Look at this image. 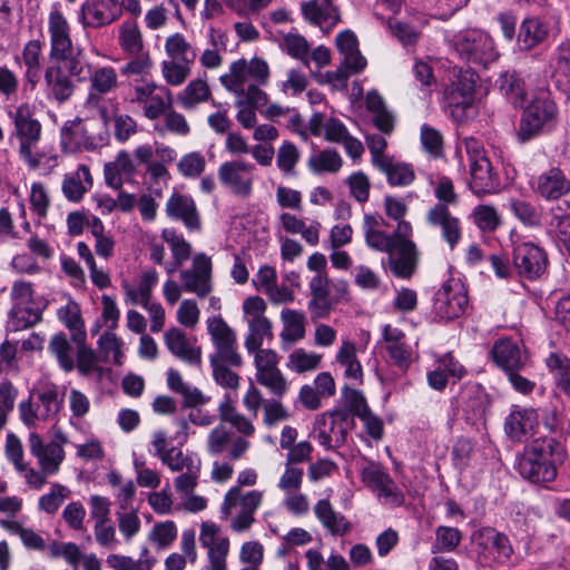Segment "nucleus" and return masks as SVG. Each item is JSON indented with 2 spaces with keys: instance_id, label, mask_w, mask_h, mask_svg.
Listing matches in <instances>:
<instances>
[{
  "instance_id": "nucleus-40",
  "label": "nucleus",
  "mask_w": 570,
  "mask_h": 570,
  "mask_svg": "<svg viewBox=\"0 0 570 570\" xmlns=\"http://www.w3.org/2000/svg\"><path fill=\"white\" fill-rule=\"evenodd\" d=\"M538 425V415L532 409L512 411L505 420L507 434L517 441L533 433Z\"/></svg>"
},
{
  "instance_id": "nucleus-58",
  "label": "nucleus",
  "mask_w": 570,
  "mask_h": 570,
  "mask_svg": "<svg viewBox=\"0 0 570 570\" xmlns=\"http://www.w3.org/2000/svg\"><path fill=\"white\" fill-rule=\"evenodd\" d=\"M71 495V490L58 482L50 485L49 491L38 499V510L53 515L58 512L61 505Z\"/></svg>"
},
{
  "instance_id": "nucleus-38",
  "label": "nucleus",
  "mask_w": 570,
  "mask_h": 570,
  "mask_svg": "<svg viewBox=\"0 0 570 570\" xmlns=\"http://www.w3.org/2000/svg\"><path fill=\"white\" fill-rule=\"evenodd\" d=\"M136 171V164L127 150H120L112 161L104 167L106 184L116 189H121L124 179L131 177Z\"/></svg>"
},
{
  "instance_id": "nucleus-50",
  "label": "nucleus",
  "mask_w": 570,
  "mask_h": 570,
  "mask_svg": "<svg viewBox=\"0 0 570 570\" xmlns=\"http://www.w3.org/2000/svg\"><path fill=\"white\" fill-rule=\"evenodd\" d=\"M336 362L344 367V376L362 383L363 368L357 358L356 345L351 341H343L335 355Z\"/></svg>"
},
{
  "instance_id": "nucleus-52",
  "label": "nucleus",
  "mask_w": 570,
  "mask_h": 570,
  "mask_svg": "<svg viewBox=\"0 0 570 570\" xmlns=\"http://www.w3.org/2000/svg\"><path fill=\"white\" fill-rule=\"evenodd\" d=\"M546 365L554 380L556 387L570 399V358L552 352L547 356Z\"/></svg>"
},
{
  "instance_id": "nucleus-36",
  "label": "nucleus",
  "mask_w": 570,
  "mask_h": 570,
  "mask_svg": "<svg viewBox=\"0 0 570 570\" xmlns=\"http://www.w3.org/2000/svg\"><path fill=\"white\" fill-rule=\"evenodd\" d=\"M470 188L475 195L490 194L499 187V179L493 173L488 158H478L470 163Z\"/></svg>"
},
{
  "instance_id": "nucleus-63",
  "label": "nucleus",
  "mask_w": 570,
  "mask_h": 570,
  "mask_svg": "<svg viewBox=\"0 0 570 570\" xmlns=\"http://www.w3.org/2000/svg\"><path fill=\"white\" fill-rule=\"evenodd\" d=\"M98 346L104 361H111L115 364H121L122 354V341L112 331L104 333L99 341Z\"/></svg>"
},
{
  "instance_id": "nucleus-10",
  "label": "nucleus",
  "mask_w": 570,
  "mask_h": 570,
  "mask_svg": "<svg viewBox=\"0 0 570 570\" xmlns=\"http://www.w3.org/2000/svg\"><path fill=\"white\" fill-rule=\"evenodd\" d=\"M454 47L462 59L482 66L495 61L499 57L490 35L478 29L460 32L455 38Z\"/></svg>"
},
{
  "instance_id": "nucleus-20",
  "label": "nucleus",
  "mask_w": 570,
  "mask_h": 570,
  "mask_svg": "<svg viewBox=\"0 0 570 570\" xmlns=\"http://www.w3.org/2000/svg\"><path fill=\"white\" fill-rule=\"evenodd\" d=\"M468 306V296L462 287L455 283H444L435 293L433 313L442 321H452L464 314Z\"/></svg>"
},
{
  "instance_id": "nucleus-47",
  "label": "nucleus",
  "mask_w": 570,
  "mask_h": 570,
  "mask_svg": "<svg viewBox=\"0 0 570 570\" xmlns=\"http://www.w3.org/2000/svg\"><path fill=\"white\" fill-rule=\"evenodd\" d=\"M165 52L167 57L186 65H194L197 58V50L193 43L180 32L169 35L165 39Z\"/></svg>"
},
{
  "instance_id": "nucleus-19",
  "label": "nucleus",
  "mask_w": 570,
  "mask_h": 570,
  "mask_svg": "<svg viewBox=\"0 0 570 570\" xmlns=\"http://www.w3.org/2000/svg\"><path fill=\"white\" fill-rule=\"evenodd\" d=\"M363 483L368 487L379 498H384L393 504H401L403 495L385 468L377 462L366 461L361 466Z\"/></svg>"
},
{
  "instance_id": "nucleus-55",
  "label": "nucleus",
  "mask_w": 570,
  "mask_h": 570,
  "mask_svg": "<svg viewBox=\"0 0 570 570\" xmlns=\"http://www.w3.org/2000/svg\"><path fill=\"white\" fill-rule=\"evenodd\" d=\"M307 166L312 173L317 175L324 173L335 174L341 170L343 158L336 150L328 148L311 155Z\"/></svg>"
},
{
  "instance_id": "nucleus-54",
  "label": "nucleus",
  "mask_w": 570,
  "mask_h": 570,
  "mask_svg": "<svg viewBox=\"0 0 570 570\" xmlns=\"http://www.w3.org/2000/svg\"><path fill=\"white\" fill-rule=\"evenodd\" d=\"M376 168L386 176L387 183L391 186H409L415 178V173L411 165L395 161L393 158L386 159Z\"/></svg>"
},
{
  "instance_id": "nucleus-31",
  "label": "nucleus",
  "mask_w": 570,
  "mask_h": 570,
  "mask_svg": "<svg viewBox=\"0 0 570 570\" xmlns=\"http://www.w3.org/2000/svg\"><path fill=\"white\" fill-rule=\"evenodd\" d=\"M164 341L166 347L173 355L189 365H200L202 348L191 343L181 330L176 327L169 328L164 334Z\"/></svg>"
},
{
  "instance_id": "nucleus-16",
  "label": "nucleus",
  "mask_w": 570,
  "mask_h": 570,
  "mask_svg": "<svg viewBox=\"0 0 570 570\" xmlns=\"http://www.w3.org/2000/svg\"><path fill=\"white\" fill-rule=\"evenodd\" d=\"M512 261L518 275L530 281L541 277L548 267L546 250L532 242L515 243Z\"/></svg>"
},
{
  "instance_id": "nucleus-39",
  "label": "nucleus",
  "mask_w": 570,
  "mask_h": 570,
  "mask_svg": "<svg viewBox=\"0 0 570 570\" xmlns=\"http://www.w3.org/2000/svg\"><path fill=\"white\" fill-rule=\"evenodd\" d=\"M92 177L87 165H80L76 171L65 175L62 180L63 196L73 203L80 202L92 187Z\"/></svg>"
},
{
  "instance_id": "nucleus-35",
  "label": "nucleus",
  "mask_w": 570,
  "mask_h": 570,
  "mask_svg": "<svg viewBox=\"0 0 570 570\" xmlns=\"http://www.w3.org/2000/svg\"><path fill=\"white\" fill-rule=\"evenodd\" d=\"M314 514L322 527L334 537H343L351 530V523L327 499L318 500L314 505Z\"/></svg>"
},
{
  "instance_id": "nucleus-24",
  "label": "nucleus",
  "mask_w": 570,
  "mask_h": 570,
  "mask_svg": "<svg viewBox=\"0 0 570 570\" xmlns=\"http://www.w3.org/2000/svg\"><path fill=\"white\" fill-rule=\"evenodd\" d=\"M121 6L118 0H86L80 8L79 20L83 27L101 28L118 20Z\"/></svg>"
},
{
  "instance_id": "nucleus-13",
  "label": "nucleus",
  "mask_w": 570,
  "mask_h": 570,
  "mask_svg": "<svg viewBox=\"0 0 570 570\" xmlns=\"http://www.w3.org/2000/svg\"><path fill=\"white\" fill-rule=\"evenodd\" d=\"M198 540L206 552L205 570H228L230 540L222 534L220 527L213 521L202 522Z\"/></svg>"
},
{
  "instance_id": "nucleus-44",
  "label": "nucleus",
  "mask_w": 570,
  "mask_h": 570,
  "mask_svg": "<svg viewBox=\"0 0 570 570\" xmlns=\"http://www.w3.org/2000/svg\"><path fill=\"white\" fill-rule=\"evenodd\" d=\"M118 43L122 52L128 56H139L144 52L145 41L136 20L128 19L119 26Z\"/></svg>"
},
{
  "instance_id": "nucleus-64",
  "label": "nucleus",
  "mask_w": 570,
  "mask_h": 570,
  "mask_svg": "<svg viewBox=\"0 0 570 570\" xmlns=\"http://www.w3.org/2000/svg\"><path fill=\"white\" fill-rule=\"evenodd\" d=\"M107 566L114 570H151L155 560L138 559L131 557L111 553L106 559Z\"/></svg>"
},
{
  "instance_id": "nucleus-32",
  "label": "nucleus",
  "mask_w": 570,
  "mask_h": 570,
  "mask_svg": "<svg viewBox=\"0 0 570 570\" xmlns=\"http://www.w3.org/2000/svg\"><path fill=\"white\" fill-rule=\"evenodd\" d=\"M465 417L472 424L482 422L488 410V397L484 391L476 384L465 385L458 395Z\"/></svg>"
},
{
  "instance_id": "nucleus-2",
  "label": "nucleus",
  "mask_w": 570,
  "mask_h": 570,
  "mask_svg": "<svg viewBox=\"0 0 570 570\" xmlns=\"http://www.w3.org/2000/svg\"><path fill=\"white\" fill-rule=\"evenodd\" d=\"M85 69L81 50H77L76 56L72 57L49 58L43 75L48 97L60 104L69 100L76 89L72 78L80 82L85 81L87 79Z\"/></svg>"
},
{
  "instance_id": "nucleus-60",
  "label": "nucleus",
  "mask_w": 570,
  "mask_h": 570,
  "mask_svg": "<svg viewBox=\"0 0 570 570\" xmlns=\"http://www.w3.org/2000/svg\"><path fill=\"white\" fill-rule=\"evenodd\" d=\"M561 205L551 208L549 233L561 244L570 255V215L562 214Z\"/></svg>"
},
{
  "instance_id": "nucleus-42",
  "label": "nucleus",
  "mask_w": 570,
  "mask_h": 570,
  "mask_svg": "<svg viewBox=\"0 0 570 570\" xmlns=\"http://www.w3.org/2000/svg\"><path fill=\"white\" fill-rule=\"evenodd\" d=\"M118 75L114 67H97L89 72V98L105 96L118 88Z\"/></svg>"
},
{
  "instance_id": "nucleus-48",
  "label": "nucleus",
  "mask_w": 570,
  "mask_h": 570,
  "mask_svg": "<svg viewBox=\"0 0 570 570\" xmlns=\"http://www.w3.org/2000/svg\"><path fill=\"white\" fill-rule=\"evenodd\" d=\"M158 282V273L155 269H148L141 273L138 285L131 286L124 284L125 298L134 305L144 306L151 301L153 288Z\"/></svg>"
},
{
  "instance_id": "nucleus-15",
  "label": "nucleus",
  "mask_w": 570,
  "mask_h": 570,
  "mask_svg": "<svg viewBox=\"0 0 570 570\" xmlns=\"http://www.w3.org/2000/svg\"><path fill=\"white\" fill-rule=\"evenodd\" d=\"M179 279L186 293L207 297L214 289L212 258L205 253L196 254L190 267L179 271Z\"/></svg>"
},
{
  "instance_id": "nucleus-46",
  "label": "nucleus",
  "mask_w": 570,
  "mask_h": 570,
  "mask_svg": "<svg viewBox=\"0 0 570 570\" xmlns=\"http://www.w3.org/2000/svg\"><path fill=\"white\" fill-rule=\"evenodd\" d=\"M384 220L380 216L365 215L364 217V235L368 247L377 252L387 253L393 247V238L384 233L381 227Z\"/></svg>"
},
{
  "instance_id": "nucleus-56",
  "label": "nucleus",
  "mask_w": 570,
  "mask_h": 570,
  "mask_svg": "<svg viewBox=\"0 0 570 570\" xmlns=\"http://www.w3.org/2000/svg\"><path fill=\"white\" fill-rule=\"evenodd\" d=\"M248 326V334L245 337V348L248 353L262 348L265 340H273V324L266 318L252 320L246 322Z\"/></svg>"
},
{
  "instance_id": "nucleus-26",
  "label": "nucleus",
  "mask_w": 570,
  "mask_h": 570,
  "mask_svg": "<svg viewBox=\"0 0 570 570\" xmlns=\"http://www.w3.org/2000/svg\"><path fill=\"white\" fill-rule=\"evenodd\" d=\"M28 445L30 453L37 459L40 469L53 475L60 471L65 460L62 444L51 441L46 443L41 435L36 432L29 434Z\"/></svg>"
},
{
  "instance_id": "nucleus-8",
  "label": "nucleus",
  "mask_w": 570,
  "mask_h": 570,
  "mask_svg": "<svg viewBox=\"0 0 570 570\" xmlns=\"http://www.w3.org/2000/svg\"><path fill=\"white\" fill-rule=\"evenodd\" d=\"M354 426V417L347 410L323 413L315 422V438L326 450H335L346 443L347 434Z\"/></svg>"
},
{
  "instance_id": "nucleus-18",
  "label": "nucleus",
  "mask_w": 570,
  "mask_h": 570,
  "mask_svg": "<svg viewBox=\"0 0 570 570\" xmlns=\"http://www.w3.org/2000/svg\"><path fill=\"white\" fill-rule=\"evenodd\" d=\"M475 89V75L470 71L461 72L444 89L443 97L454 120L460 121L465 110L473 105Z\"/></svg>"
},
{
  "instance_id": "nucleus-62",
  "label": "nucleus",
  "mask_w": 570,
  "mask_h": 570,
  "mask_svg": "<svg viewBox=\"0 0 570 570\" xmlns=\"http://www.w3.org/2000/svg\"><path fill=\"white\" fill-rule=\"evenodd\" d=\"M191 65L180 61L167 59L161 61V76L167 85L178 87L181 86L191 73Z\"/></svg>"
},
{
  "instance_id": "nucleus-21",
  "label": "nucleus",
  "mask_w": 570,
  "mask_h": 570,
  "mask_svg": "<svg viewBox=\"0 0 570 570\" xmlns=\"http://www.w3.org/2000/svg\"><path fill=\"white\" fill-rule=\"evenodd\" d=\"M426 224L438 230L441 238L453 249L462 238V224L451 208L442 205H432L425 214Z\"/></svg>"
},
{
  "instance_id": "nucleus-27",
  "label": "nucleus",
  "mask_w": 570,
  "mask_h": 570,
  "mask_svg": "<svg viewBox=\"0 0 570 570\" xmlns=\"http://www.w3.org/2000/svg\"><path fill=\"white\" fill-rule=\"evenodd\" d=\"M382 336L385 343V350L392 363L402 371L407 370L412 363L413 351L405 342L404 332L386 324L382 327Z\"/></svg>"
},
{
  "instance_id": "nucleus-61",
  "label": "nucleus",
  "mask_w": 570,
  "mask_h": 570,
  "mask_svg": "<svg viewBox=\"0 0 570 570\" xmlns=\"http://www.w3.org/2000/svg\"><path fill=\"white\" fill-rule=\"evenodd\" d=\"M50 353L56 356L60 367L70 372L75 366L73 348L67 340L66 334H55L48 346Z\"/></svg>"
},
{
  "instance_id": "nucleus-11",
  "label": "nucleus",
  "mask_w": 570,
  "mask_h": 570,
  "mask_svg": "<svg viewBox=\"0 0 570 570\" xmlns=\"http://www.w3.org/2000/svg\"><path fill=\"white\" fill-rule=\"evenodd\" d=\"M132 104L142 106V115L148 120H157L165 116L173 105L171 91L154 81L134 85L130 94Z\"/></svg>"
},
{
  "instance_id": "nucleus-43",
  "label": "nucleus",
  "mask_w": 570,
  "mask_h": 570,
  "mask_svg": "<svg viewBox=\"0 0 570 570\" xmlns=\"http://www.w3.org/2000/svg\"><path fill=\"white\" fill-rule=\"evenodd\" d=\"M336 47L343 56L342 61L347 66H353L354 71H363L367 65L366 59L358 50V41L355 33L351 30H344L336 36Z\"/></svg>"
},
{
  "instance_id": "nucleus-23",
  "label": "nucleus",
  "mask_w": 570,
  "mask_h": 570,
  "mask_svg": "<svg viewBox=\"0 0 570 570\" xmlns=\"http://www.w3.org/2000/svg\"><path fill=\"white\" fill-rule=\"evenodd\" d=\"M301 13L305 22L320 28L325 33L332 31L341 20V11L332 0L303 1Z\"/></svg>"
},
{
  "instance_id": "nucleus-5",
  "label": "nucleus",
  "mask_w": 570,
  "mask_h": 570,
  "mask_svg": "<svg viewBox=\"0 0 570 570\" xmlns=\"http://www.w3.org/2000/svg\"><path fill=\"white\" fill-rule=\"evenodd\" d=\"M62 402L56 385L40 386L32 391L30 400L19 404L20 417L28 426H36L39 422L53 421L61 410Z\"/></svg>"
},
{
  "instance_id": "nucleus-37",
  "label": "nucleus",
  "mask_w": 570,
  "mask_h": 570,
  "mask_svg": "<svg viewBox=\"0 0 570 570\" xmlns=\"http://www.w3.org/2000/svg\"><path fill=\"white\" fill-rule=\"evenodd\" d=\"M551 80L556 88L570 94V41L560 43L550 59Z\"/></svg>"
},
{
  "instance_id": "nucleus-49",
  "label": "nucleus",
  "mask_w": 570,
  "mask_h": 570,
  "mask_svg": "<svg viewBox=\"0 0 570 570\" xmlns=\"http://www.w3.org/2000/svg\"><path fill=\"white\" fill-rule=\"evenodd\" d=\"M218 414L222 423L230 424L238 433L250 436L255 433V426L244 414L239 413L229 394L218 405Z\"/></svg>"
},
{
  "instance_id": "nucleus-57",
  "label": "nucleus",
  "mask_w": 570,
  "mask_h": 570,
  "mask_svg": "<svg viewBox=\"0 0 570 570\" xmlns=\"http://www.w3.org/2000/svg\"><path fill=\"white\" fill-rule=\"evenodd\" d=\"M548 35L547 27L538 19H525L518 36V43L521 50H531L541 43Z\"/></svg>"
},
{
  "instance_id": "nucleus-33",
  "label": "nucleus",
  "mask_w": 570,
  "mask_h": 570,
  "mask_svg": "<svg viewBox=\"0 0 570 570\" xmlns=\"http://www.w3.org/2000/svg\"><path fill=\"white\" fill-rule=\"evenodd\" d=\"M492 356L498 366L505 372L521 370L528 363V354L515 342L501 338L492 347Z\"/></svg>"
},
{
  "instance_id": "nucleus-30",
  "label": "nucleus",
  "mask_w": 570,
  "mask_h": 570,
  "mask_svg": "<svg viewBox=\"0 0 570 570\" xmlns=\"http://www.w3.org/2000/svg\"><path fill=\"white\" fill-rule=\"evenodd\" d=\"M534 191L546 200H556L570 193V180L558 167H551L535 179Z\"/></svg>"
},
{
  "instance_id": "nucleus-28",
  "label": "nucleus",
  "mask_w": 570,
  "mask_h": 570,
  "mask_svg": "<svg viewBox=\"0 0 570 570\" xmlns=\"http://www.w3.org/2000/svg\"><path fill=\"white\" fill-rule=\"evenodd\" d=\"M165 212L170 219L181 220L188 230L200 229V216L190 196L174 193L166 202Z\"/></svg>"
},
{
  "instance_id": "nucleus-29",
  "label": "nucleus",
  "mask_w": 570,
  "mask_h": 570,
  "mask_svg": "<svg viewBox=\"0 0 570 570\" xmlns=\"http://www.w3.org/2000/svg\"><path fill=\"white\" fill-rule=\"evenodd\" d=\"M389 266L394 276L410 278L416 269L419 253L413 242L403 240L396 244L386 253Z\"/></svg>"
},
{
  "instance_id": "nucleus-34",
  "label": "nucleus",
  "mask_w": 570,
  "mask_h": 570,
  "mask_svg": "<svg viewBox=\"0 0 570 570\" xmlns=\"http://www.w3.org/2000/svg\"><path fill=\"white\" fill-rule=\"evenodd\" d=\"M282 331L279 333L282 348L288 350L306 335V316L302 311L284 308L279 315Z\"/></svg>"
},
{
  "instance_id": "nucleus-25",
  "label": "nucleus",
  "mask_w": 570,
  "mask_h": 570,
  "mask_svg": "<svg viewBox=\"0 0 570 570\" xmlns=\"http://www.w3.org/2000/svg\"><path fill=\"white\" fill-rule=\"evenodd\" d=\"M60 148L63 154H77L97 148L94 137L80 118L68 120L60 129Z\"/></svg>"
},
{
  "instance_id": "nucleus-14",
  "label": "nucleus",
  "mask_w": 570,
  "mask_h": 570,
  "mask_svg": "<svg viewBox=\"0 0 570 570\" xmlns=\"http://www.w3.org/2000/svg\"><path fill=\"white\" fill-rule=\"evenodd\" d=\"M256 170L255 164L234 159L223 163L217 175L220 184L233 195L248 198L253 193Z\"/></svg>"
},
{
  "instance_id": "nucleus-45",
  "label": "nucleus",
  "mask_w": 570,
  "mask_h": 570,
  "mask_svg": "<svg viewBox=\"0 0 570 570\" xmlns=\"http://www.w3.org/2000/svg\"><path fill=\"white\" fill-rule=\"evenodd\" d=\"M323 355L303 347L292 350L285 362V367L295 374L304 375L321 367Z\"/></svg>"
},
{
  "instance_id": "nucleus-17",
  "label": "nucleus",
  "mask_w": 570,
  "mask_h": 570,
  "mask_svg": "<svg viewBox=\"0 0 570 570\" xmlns=\"http://www.w3.org/2000/svg\"><path fill=\"white\" fill-rule=\"evenodd\" d=\"M47 30L50 41L49 58L76 56L79 49L73 47L70 23L58 4L52 6L50 9Z\"/></svg>"
},
{
  "instance_id": "nucleus-4",
  "label": "nucleus",
  "mask_w": 570,
  "mask_h": 570,
  "mask_svg": "<svg viewBox=\"0 0 570 570\" xmlns=\"http://www.w3.org/2000/svg\"><path fill=\"white\" fill-rule=\"evenodd\" d=\"M558 116V107L548 91L538 92L523 109L518 138L524 142L539 136L543 129L553 125Z\"/></svg>"
},
{
  "instance_id": "nucleus-3",
  "label": "nucleus",
  "mask_w": 570,
  "mask_h": 570,
  "mask_svg": "<svg viewBox=\"0 0 570 570\" xmlns=\"http://www.w3.org/2000/svg\"><path fill=\"white\" fill-rule=\"evenodd\" d=\"M263 500V491H244L239 487H232L224 495L219 509L220 518L229 522L233 532H247L256 521L255 513Z\"/></svg>"
},
{
  "instance_id": "nucleus-59",
  "label": "nucleus",
  "mask_w": 570,
  "mask_h": 570,
  "mask_svg": "<svg viewBox=\"0 0 570 570\" xmlns=\"http://www.w3.org/2000/svg\"><path fill=\"white\" fill-rule=\"evenodd\" d=\"M0 527L12 534L19 535L27 549L42 550L46 546L43 538L30 528H24L20 522L10 519H1Z\"/></svg>"
},
{
  "instance_id": "nucleus-22",
  "label": "nucleus",
  "mask_w": 570,
  "mask_h": 570,
  "mask_svg": "<svg viewBox=\"0 0 570 570\" xmlns=\"http://www.w3.org/2000/svg\"><path fill=\"white\" fill-rule=\"evenodd\" d=\"M479 557L485 562L505 563L510 560L513 549L507 535L492 528L480 530L475 534Z\"/></svg>"
},
{
  "instance_id": "nucleus-41",
  "label": "nucleus",
  "mask_w": 570,
  "mask_h": 570,
  "mask_svg": "<svg viewBox=\"0 0 570 570\" xmlns=\"http://www.w3.org/2000/svg\"><path fill=\"white\" fill-rule=\"evenodd\" d=\"M57 316L71 332L72 340L76 344H81L86 341L87 335L80 306L69 295L66 296V304L58 308Z\"/></svg>"
},
{
  "instance_id": "nucleus-12",
  "label": "nucleus",
  "mask_w": 570,
  "mask_h": 570,
  "mask_svg": "<svg viewBox=\"0 0 570 570\" xmlns=\"http://www.w3.org/2000/svg\"><path fill=\"white\" fill-rule=\"evenodd\" d=\"M206 324L215 347L210 363L223 361L233 366H240L242 356L238 353L235 331L219 315L208 317Z\"/></svg>"
},
{
  "instance_id": "nucleus-53",
  "label": "nucleus",
  "mask_w": 570,
  "mask_h": 570,
  "mask_svg": "<svg viewBox=\"0 0 570 570\" xmlns=\"http://www.w3.org/2000/svg\"><path fill=\"white\" fill-rule=\"evenodd\" d=\"M212 99V91L206 80H191L178 95L177 101L184 109H194L199 104Z\"/></svg>"
},
{
  "instance_id": "nucleus-9",
  "label": "nucleus",
  "mask_w": 570,
  "mask_h": 570,
  "mask_svg": "<svg viewBox=\"0 0 570 570\" xmlns=\"http://www.w3.org/2000/svg\"><path fill=\"white\" fill-rule=\"evenodd\" d=\"M12 121L11 139L18 141L19 156L29 158V150H33L42 136V125L35 117L33 108L28 102H23L9 112Z\"/></svg>"
},
{
  "instance_id": "nucleus-51",
  "label": "nucleus",
  "mask_w": 570,
  "mask_h": 570,
  "mask_svg": "<svg viewBox=\"0 0 570 570\" xmlns=\"http://www.w3.org/2000/svg\"><path fill=\"white\" fill-rule=\"evenodd\" d=\"M495 85L514 107H522L524 105L527 95L524 81L515 71L501 73Z\"/></svg>"
},
{
  "instance_id": "nucleus-7",
  "label": "nucleus",
  "mask_w": 570,
  "mask_h": 570,
  "mask_svg": "<svg viewBox=\"0 0 570 570\" xmlns=\"http://www.w3.org/2000/svg\"><path fill=\"white\" fill-rule=\"evenodd\" d=\"M269 75L268 63L263 58L254 57L249 61L238 59L233 61L228 71L219 77V82L227 91L242 94L247 79H250L252 83L266 86Z\"/></svg>"
},
{
  "instance_id": "nucleus-6",
  "label": "nucleus",
  "mask_w": 570,
  "mask_h": 570,
  "mask_svg": "<svg viewBox=\"0 0 570 570\" xmlns=\"http://www.w3.org/2000/svg\"><path fill=\"white\" fill-rule=\"evenodd\" d=\"M160 237L163 242L167 244L171 259L166 261L164 245L154 240L148 245L149 257L156 265L164 267L168 275H173L191 257L193 247L191 244L174 228H164Z\"/></svg>"
},
{
  "instance_id": "nucleus-1",
  "label": "nucleus",
  "mask_w": 570,
  "mask_h": 570,
  "mask_svg": "<svg viewBox=\"0 0 570 570\" xmlns=\"http://www.w3.org/2000/svg\"><path fill=\"white\" fill-rule=\"evenodd\" d=\"M563 460V448L551 438H542L524 448L518 458L517 469L522 478L533 483H547L556 479L557 464Z\"/></svg>"
}]
</instances>
